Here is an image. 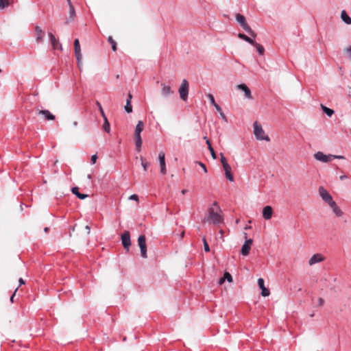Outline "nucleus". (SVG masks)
<instances>
[{
	"mask_svg": "<svg viewBox=\"0 0 351 351\" xmlns=\"http://www.w3.org/2000/svg\"><path fill=\"white\" fill-rule=\"evenodd\" d=\"M158 160L160 167V173L163 175L166 174V164H165V154L163 152H160L158 154Z\"/></svg>",
	"mask_w": 351,
	"mask_h": 351,
	"instance_id": "1a4fd4ad",
	"label": "nucleus"
},
{
	"mask_svg": "<svg viewBox=\"0 0 351 351\" xmlns=\"http://www.w3.org/2000/svg\"><path fill=\"white\" fill-rule=\"evenodd\" d=\"M138 244L141 250V256L144 258H147V245L146 238L145 235H140L138 238Z\"/></svg>",
	"mask_w": 351,
	"mask_h": 351,
	"instance_id": "423d86ee",
	"label": "nucleus"
},
{
	"mask_svg": "<svg viewBox=\"0 0 351 351\" xmlns=\"http://www.w3.org/2000/svg\"><path fill=\"white\" fill-rule=\"evenodd\" d=\"M252 242H253V241L252 239H248L245 240L244 244H247V245L251 247Z\"/></svg>",
	"mask_w": 351,
	"mask_h": 351,
	"instance_id": "49530a36",
	"label": "nucleus"
},
{
	"mask_svg": "<svg viewBox=\"0 0 351 351\" xmlns=\"http://www.w3.org/2000/svg\"><path fill=\"white\" fill-rule=\"evenodd\" d=\"M206 144L208 145V149H209V151H210V154H211V156H212V158H213V159H216V158H217V155H216V154H215V152L214 149L212 147L211 144H210V141H209V140H207Z\"/></svg>",
	"mask_w": 351,
	"mask_h": 351,
	"instance_id": "cd10ccee",
	"label": "nucleus"
},
{
	"mask_svg": "<svg viewBox=\"0 0 351 351\" xmlns=\"http://www.w3.org/2000/svg\"><path fill=\"white\" fill-rule=\"evenodd\" d=\"M197 163L202 167L204 173H207L206 167L204 163H202V162H197Z\"/></svg>",
	"mask_w": 351,
	"mask_h": 351,
	"instance_id": "37998d69",
	"label": "nucleus"
},
{
	"mask_svg": "<svg viewBox=\"0 0 351 351\" xmlns=\"http://www.w3.org/2000/svg\"><path fill=\"white\" fill-rule=\"evenodd\" d=\"M322 108L324 112L328 117H331L334 114V110L322 105Z\"/></svg>",
	"mask_w": 351,
	"mask_h": 351,
	"instance_id": "bb28decb",
	"label": "nucleus"
},
{
	"mask_svg": "<svg viewBox=\"0 0 351 351\" xmlns=\"http://www.w3.org/2000/svg\"><path fill=\"white\" fill-rule=\"evenodd\" d=\"M97 156L96 154H94L91 156L90 161L92 164H95L97 161Z\"/></svg>",
	"mask_w": 351,
	"mask_h": 351,
	"instance_id": "c03bdc74",
	"label": "nucleus"
},
{
	"mask_svg": "<svg viewBox=\"0 0 351 351\" xmlns=\"http://www.w3.org/2000/svg\"><path fill=\"white\" fill-rule=\"evenodd\" d=\"M184 232H182L181 233V238H183V237H184Z\"/></svg>",
	"mask_w": 351,
	"mask_h": 351,
	"instance_id": "774afa93",
	"label": "nucleus"
},
{
	"mask_svg": "<svg viewBox=\"0 0 351 351\" xmlns=\"http://www.w3.org/2000/svg\"><path fill=\"white\" fill-rule=\"evenodd\" d=\"M207 97L208 98V99L212 105H214L215 104H216L215 98L212 94H210V93L208 94Z\"/></svg>",
	"mask_w": 351,
	"mask_h": 351,
	"instance_id": "4c0bfd02",
	"label": "nucleus"
},
{
	"mask_svg": "<svg viewBox=\"0 0 351 351\" xmlns=\"http://www.w3.org/2000/svg\"><path fill=\"white\" fill-rule=\"evenodd\" d=\"M45 232H48L49 231V228L46 227L45 229H44Z\"/></svg>",
	"mask_w": 351,
	"mask_h": 351,
	"instance_id": "0e129e2a",
	"label": "nucleus"
},
{
	"mask_svg": "<svg viewBox=\"0 0 351 351\" xmlns=\"http://www.w3.org/2000/svg\"><path fill=\"white\" fill-rule=\"evenodd\" d=\"M135 147L137 152H141L142 146V138L141 134H134Z\"/></svg>",
	"mask_w": 351,
	"mask_h": 351,
	"instance_id": "6ab92c4d",
	"label": "nucleus"
},
{
	"mask_svg": "<svg viewBox=\"0 0 351 351\" xmlns=\"http://www.w3.org/2000/svg\"><path fill=\"white\" fill-rule=\"evenodd\" d=\"M223 169L225 171V173L231 171V167H230V166L229 165L228 163L224 164L223 165Z\"/></svg>",
	"mask_w": 351,
	"mask_h": 351,
	"instance_id": "58836bf2",
	"label": "nucleus"
},
{
	"mask_svg": "<svg viewBox=\"0 0 351 351\" xmlns=\"http://www.w3.org/2000/svg\"><path fill=\"white\" fill-rule=\"evenodd\" d=\"M223 278H225V280H226L229 282H231L232 281V277L231 274L228 272H225Z\"/></svg>",
	"mask_w": 351,
	"mask_h": 351,
	"instance_id": "f704fd0d",
	"label": "nucleus"
},
{
	"mask_svg": "<svg viewBox=\"0 0 351 351\" xmlns=\"http://www.w3.org/2000/svg\"><path fill=\"white\" fill-rule=\"evenodd\" d=\"M254 134L256 139L259 141H270L269 137L267 134H265V131L262 128V125L258 121H255L254 123Z\"/></svg>",
	"mask_w": 351,
	"mask_h": 351,
	"instance_id": "7ed1b4c3",
	"label": "nucleus"
},
{
	"mask_svg": "<svg viewBox=\"0 0 351 351\" xmlns=\"http://www.w3.org/2000/svg\"><path fill=\"white\" fill-rule=\"evenodd\" d=\"M74 52H75V58H76V60L77 62V64L79 66H80V64L82 63V53H81V48H80V41H79L78 38H76L74 40Z\"/></svg>",
	"mask_w": 351,
	"mask_h": 351,
	"instance_id": "0eeeda50",
	"label": "nucleus"
},
{
	"mask_svg": "<svg viewBox=\"0 0 351 351\" xmlns=\"http://www.w3.org/2000/svg\"><path fill=\"white\" fill-rule=\"evenodd\" d=\"M77 125H78V123H77V121H73V125L74 127L77 126Z\"/></svg>",
	"mask_w": 351,
	"mask_h": 351,
	"instance_id": "bf43d9fd",
	"label": "nucleus"
},
{
	"mask_svg": "<svg viewBox=\"0 0 351 351\" xmlns=\"http://www.w3.org/2000/svg\"><path fill=\"white\" fill-rule=\"evenodd\" d=\"M215 108L219 112H221L222 110H221V108L216 103L214 105H213Z\"/></svg>",
	"mask_w": 351,
	"mask_h": 351,
	"instance_id": "de8ad7c7",
	"label": "nucleus"
},
{
	"mask_svg": "<svg viewBox=\"0 0 351 351\" xmlns=\"http://www.w3.org/2000/svg\"><path fill=\"white\" fill-rule=\"evenodd\" d=\"M121 243L125 250L129 251L131 245L130 236L128 231H125L121 235Z\"/></svg>",
	"mask_w": 351,
	"mask_h": 351,
	"instance_id": "6e6552de",
	"label": "nucleus"
},
{
	"mask_svg": "<svg viewBox=\"0 0 351 351\" xmlns=\"http://www.w3.org/2000/svg\"><path fill=\"white\" fill-rule=\"evenodd\" d=\"M324 303V300L323 298H317V305L319 306H322Z\"/></svg>",
	"mask_w": 351,
	"mask_h": 351,
	"instance_id": "ea45409f",
	"label": "nucleus"
},
{
	"mask_svg": "<svg viewBox=\"0 0 351 351\" xmlns=\"http://www.w3.org/2000/svg\"><path fill=\"white\" fill-rule=\"evenodd\" d=\"M319 193L323 200H324L326 203H329L331 202V200H332V197L330 194L323 186H320L319 188Z\"/></svg>",
	"mask_w": 351,
	"mask_h": 351,
	"instance_id": "9b49d317",
	"label": "nucleus"
},
{
	"mask_svg": "<svg viewBox=\"0 0 351 351\" xmlns=\"http://www.w3.org/2000/svg\"><path fill=\"white\" fill-rule=\"evenodd\" d=\"M69 5H73L71 0H66Z\"/></svg>",
	"mask_w": 351,
	"mask_h": 351,
	"instance_id": "e2e57ef3",
	"label": "nucleus"
},
{
	"mask_svg": "<svg viewBox=\"0 0 351 351\" xmlns=\"http://www.w3.org/2000/svg\"><path fill=\"white\" fill-rule=\"evenodd\" d=\"M108 40L112 45V51H115L117 50V43L113 40V38L111 36H109Z\"/></svg>",
	"mask_w": 351,
	"mask_h": 351,
	"instance_id": "2f4dec72",
	"label": "nucleus"
},
{
	"mask_svg": "<svg viewBox=\"0 0 351 351\" xmlns=\"http://www.w3.org/2000/svg\"><path fill=\"white\" fill-rule=\"evenodd\" d=\"M102 128L106 132L109 133L110 132V125L108 121L107 117H105L104 119V122L102 125Z\"/></svg>",
	"mask_w": 351,
	"mask_h": 351,
	"instance_id": "a878e982",
	"label": "nucleus"
},
{
	"mask_svg": "<svg viewBox=\"0 0 351 351\" xmlns=\"http://www.w3.org/2000/svg\"><path fill=\"white\" fill-rule=\"evenodd\" d=\"M203 243H204V249L206 252H209L210 251V247H209V245L206 240V238L205 237H203Z\"/></svg>",
	"mask_w": 351,
	"mask_h": 351,
	"instance_id": "c9c22d12",
	"label": "nucleus"
},
{
	"mask_svg": "<svg viewBox=\"0 0 351 351\" xmlns=\"http://www.w3.org/2000/svg\"><path fill=\"white\" fill-rule=\"evenodd\" d=\"M220 160H221V162L222 163V165H223L226 163H228L227 161H226V159L224 157V156L223 155V154H221V158H220Z\"/></svg>",
	"mask_w": 351,
	"mask_h": 351,
	"instance_id": "a18cd8bd",
	"label": "nucleus"
},
{
	"mask_svg": "<svg viewBox=\"0 0 351 351\" xmlns=\"http://www.w3.org/2000/svg\"><path fill=\"white\" fill-rule=\"evenodd\" d=\"M71 191L73 194H75L79 199H85L86 197H88L87 195L86 194H82V193H80L79 192V189L78 187L75 186V187H73L72 189H71Z\"/></svg>",
	"mask_w": 351,
	"mask_h": 351,
	"instance_id": "412c9836",
	"label": "nucleus"
},
{
	"mask_svg": "<svg viewBox=\"0 0 351 351\" xmlns=\"http://www.w3.org/2000/svg\"><path fill=\"white\" fill-rule=\"evenodd\" d=\"M132 98V95H131V93H129L126 101H130L131 102Z\"/></svg>",
	"mask_w": 351,
	"mask_h": 351,
	"instance_id": "864d4df0",
	"label": "nucleus"
},
{
	"mask_svg": "<svg viewBox=\"0 0 351 351\" xmlns=\"http://www.w3.org/2000/svg\"><path fill=\"white\" fill-rule=\"evenodd\" d=\"M144 129V123L142 121H138L135 128L134 134H141Z\"/></svg>",
	"mask_w": 351,
	"mask_h": 351,
	"instance_id": "5701e85b",
	"label": "nucleus"
},
{
	"mask_svg": "<svg viewBox=\"0 0 351 351\" xmlns=\"http://www.w3.org/2000/svg\"><path fill=\"white\" fill-rule=\"evenodd\" d=\"M97 106L99 107V110H101V108H102V107H101V104H100V103H99V102H98V101H97Z\"/></svg>",
	"mask_w": 351,
	"mask_h": 351,
	"instance_id": "052dcab7",
	"label": "nucleus"
},
{
	"mask_svg": "<svg viewBox=\"0 0 351 351\" xmlns=\"http://www.w3.org/2000/svg\"><path fill=\"white\" fill-rule=\"evenodd\" d=\"M219 113H220V115H221L222 119H226V115L224 114V113L222 111L221 112H219Z\"/></svg>",
	"mask_w": 351,
	"mask_h": 351,
	"instance_id": "5fc2aeb1",
	"label": "nucleus"
},
{
	"mask_svg": "<svg viewBox=\"0 0 351 351\" xmlns=\"http://www.w3.org/2000/svg\"><path fill=\"white\" fill-rule=\"evenodd\" d=\"M129 199L134 200V201L138 202V196L136 194H133L129 197Z\"/></svg>",
	"mask_w": 351,
	"mask_h": 351,
	"instance_id": "a19ab883",
	"label": "nucleus"
},
{
	"mask_svg": "<svg viewBox=\"0 0 351 351\" xmlns=\"http://www.w3.org/2000/svg\"><path fill=\"white\" fill-rule=\"evenodd\" d=\"M328 204L330 206V207L333 210L334 208L338 206L336 204V202L335 201L331 200V202H330L329 203H328Z\"/></svg>",
	"mask_w": 351,
	"mask_h": 351,
	"instance_id": "79ce46f5",
	"label": "nucleus"
},
{
	"mask_svg": "<svg viewBox=\"0 0 351 351\" xmlns=\"http://www.w3.org/2000/svg\"><path fill=\"white\" fill-rule=\"evenodd\" d=\"M161 86H162L161 93H162V96L168 97V96L173 94L174 92H173V90H171V86L166 85L165 84H162Z\"/></svg>",
	"mask_w": 351,
	"mask_h": 351,
	"instance_id": "a211bd4d",
	"label": "nucleus"
},
{
	"mask_svg": "<svg viewBox=\"0 0 351 351\" xmlns=\"http://www.w3.org/2000/svg\"><path fill=\"white\" fill-rule=\"evenodd\" d=\"M252 45H254L256 48V50H257L258 53L261 56L264 54L265 49H264V47L262 45H261L260 44L256 43L255 41H254V43L252 44Z\"/></svg>",
	"mask_w": 351,
	"mask_h": 351,
	"instance_id": "393cba45",
	"label": "nucleus"
},
{
	"mask_svg": "<svg viewBox=\"0 0 351 351\" xmlns=\"http://www.w3.org/2000/svg\"><path fill=\"white\" fill-rule=\"evenodd\" d=\"M51 44L54 49L62 50V47L59 40L55 37L52 33L48 34Z\"/></svg>",
	"mask_w": 351,
	"mask_h": 351,
	"instance_id": "9d476101",
	"label": "nucleus"
},
{
	"mask_svg": "<svg viewBox=\"0 0 351 351\" xmlns=\"http://www.w3.org/2000/svg\"><path fill=\"white\" fill-rule=\"evenodd\" d=\"M345 178H346V176H341L340 177V179H341V180H343V179H344Z\"/></svg>",
	"mask_w": 351,
	"mask_h": 351,
	"instance_id": "338daca9",
	"label": "nucleus"
},
{
	"mask_svg": "<svg viewBox=\"0 0 351 351\" xmlns=\"http://www.w3.org/2000/svg\"><path fill=\"white\" fill-rule=\"evenodd\" d=\"M314 158L320 162H328L331 161L332 159H344V156H338V155H332V154H328L326 155L322 152H317L314 154Z\"/></svg>",
	"mask_w": 351,
	"mask_h": 351,
	"instance_id": "20e7f679",
	"label": "nucleus"
},
{
	"mask_svg": "<svg viewBox=\"0 0 351 351\" xmlns=\"http://www.w3.org/2000/svg\"><path fill=\"white\" fill-rule=\"evenodd\" d=\"M38 114H41L44 117V119L47 121H53L55 119V116L52 114L48 110H39L38 111Z\"/></svg>",
	"mask_w": 351,
	"mask_h": 351,
	"instance_id": "dca6fc26",
	"label": "nucleus"
},
{
	"mask_svg": "<svg viewBox=\"0 0 351 351\" xmlns=\"http://www.w3.org/2000/svg\"><path fill=\"white\" fill-rule=\"evenodd\" d=\"M204 222L213 223L215 225H218L223 222L222 210L217 202H215L212 206L208 209L207 216L204 218Z\"/></svg>",
	"mask_w": 351,
	"mask_h": 351,
	"instance_id": "f257e3e1",
	"label": "nucleus"
},
{
	"mask_svg": "<svg viewBox=\"0 0 351 351\" xmlns=\"http://www.w3.org/2000/svg\"><path fill=\"white\" fill-rule=\"evenodd\" d=\"M238 37L246 42H247L248 43L250 44H254V38H252L247 36H246L245 34H243V33H239L238 34Z\"/></svg>",
	"mask_w": 351,
	"mask_h": 351,
	"instance_id": "4be33fe9",
	"label": "nucleus"
},
{
	"mask_svg": "<svg viewBox=\"0 0 351 351\" xmlns=\"http://www.w3.org/2000/svg\"><path fill=\"white\" fill-rule=\"evenodd\" d=\"M35 38L36 40L38 43H42L44 41L45 32L39 26L35 27Z\"/></svg>",
	"mask_w": 351,
	"mask_h": 351,
	"instance_id": "f8f14e48",
	"label": "nucleus"
},
{
	"mask_svg": "<svg viewBox=\"0 0 351 351\" xmlns=\"http://www.w3.org/2000/svg\"><path fill=\"white\" fill-rule=\"evenodd\" d=\"M225 173H226V177L227 178L228 180H229L230 182L234 181V178H233L232 174L231 173V171L226 172Z\"/></svg>",
	"mask_w": 351,
	"mask_h": 351,
	"instance_id": "e433bc0d",
	"label": "nucleus"
},
{
	"mask_svg": "<svg viewBox=\"0 0 351 351\" xmlns=\"http://www.w3.org/2000/svg\"><path fill=\"white\" fill-rule=\"evenodd\" d=\"M125 110L128 113H130L132 112V106L131 102L130 101H126V104L125 106Z\"/></svg>",
	"mask_w": 351,
	"mask_h": 351,
	"instance_id": "7c9ffc66",
	"label": "nucleus"
},
{
	"mask_svg": "<svg viewBox=\"0 0 351 351\" xmlns=\"http://www.w3.org/2000/svg\"><path fill=\"white\" fill-rule=\"evenodd\" d=\"M19 286L22 285H24L25 284V281L23 278H19Z\"/></svg>",
	"mask_w": 351,
	"mask_h": 351,
	"instance_id": "3c124183",
	"label": "nucleus"
},
{
	"mask_svg": "<svg viewBox=\"0 0 351 351\" xmlns=\"http://www.w3.org/2000/svg\"><path fill=\"white\" fill-rule=\"evenodd\" d=\"M70 20L72 21L75 16V8L73 5H69Z\"/></svg>",
	"mask_w": 351,
	"mask_h": 351,
	"instance_id": "c85d7f7f",
	"label": "nucleus"
},
{
	"mask_svg": "<svg viewBox=\"0 0 351 351\" xmlns=\"http://www.w3.org/2000/svg\"><path fill=\"white\" fill-rule=\"evenodd\" d=\"M236 21L240 25V26L248 33L252 38L256 37V34L252 29L249 25L246 22L245 16L241 14H237L235 16Z\"/></svg>",
	"mask_w": 351,
	"mask_h": 351,
	"instance_id": "f03ea898",
	"label": "nucleus"
},
{
	"mask_svg": "<svg viewBox=\"0 0 351 351\" xmlns=\"http://www.w3.org/2000/svg\"><path fill=\"white\" fill-rule=\"evenodd\" d=\"M258 285L261 289V295L264 297L268 296L270 294L269 290L267 289L264 285V280L263 278L258 279Z\"/></svg>",
	"mask_w": 351,
	"mask_h": 351,
	"instance_id": "4468645a",
	"label": "nucleus"
},
{
	"mask_svg": "<svg viewBox=\"0 0 351 351\" xmlns=\"http://www.w3.org/2000/svg\"><path fill=\"white\" fill-rule=\"evenodd\" d=\"M332 211L334 214L337 217H341L343 215V212L339 206L334 208Z\"/></svg>",
	"mask_w": 351,
	"mask_h": 351,
	"instance_id": "c756f323",
	"label": "nucleus"
},
{
	"mask_svg": "<svg viewBox=\"0 0 351 351\" xmlns=\"http://www.w3.org/2000/svg\"><path fill=\"white\" fill-rule=\"evenodd\" d=\"M97 106L99 107V110H101V108H102V107H101V104H100V103H99V102H98V101H97Z\"/></svg>",
	"mask_w": 351,
	"mask_h": 351,
	"instance_id": "680f3d73",
	"label": "nucleus"
},
{
	"mask_svg": "<svg viewBox=\"0 0 351 351\" xmlns=\"http://www.w3.org/2000/svg\"><path fill=\"white\" fill-rule=\"evenodd\" d=\"M85 228L88 230L87 233L90 234V227L89 226H86Z\"/></svg>",
	"mask_w": 351,
	"mask_h": 351,
	"instance_id": "6e6d98bb",
	"label": "nucleus"
},
{
	"mask_svg": "<svg viewBox=\"0 0 351 351\" xmlns=\"http://www.w3.org/2000/svg\"><path fill=\"white\" fill-rule=\"evenodd\" d=\"M273 215V209L270 206H266L263 209V217L265 220H269Z\"/></svg>",
	"mask_w": 351,
	"mask_h": 351,
	"instance_id": "2eb2a0df",
	"label": "nucleus"
},
{
	"mask_svg": "<svg viewBox=\"0 0 351 351\" xmlns=\"http://www.w3.org/2000/svg\"><path fill=\"white\" fill-rule=\"evenodd\" d=\"M250 249V246L247 245V244H243L241 250V254L243 256H247L249 254Z\"/></svg>",
	"mask_w": 351,
	"mask_h": 351,
	"instance_id": "b1692460",
	"label": "nucleus"
},
{
	"mask_svg": "<svg viewBox=\"0 0 351 351\" xmlns=\"http://www.w3.org/2000/svg\"><path fill=\"white\" fill-rule=\"evenodd\" d=\"M187 192H188V191L186 189H182L181 191V193L182 195H185Z\"/></svg>",
	"mask_w": 351,
	"mask_h": 351,
	"instance_id": "13d9d810",
	"label": "nucleus"
},
{
	"mask_svg": "<svg viewBox=\"0 0 351 351\" xmlns=\"http://www.w3.org/2000/svg\"><path fill=\"white\" fill-rule=\"evenodd\" d=\"M189 84L186 80H183L178 89L180 99L184 101H186L189 95Z\"/></svg>",
	"mask_w": 351,
	"mask_h": 351,
	"instance_id": "39448f33",
	"label": "nucleus"
},
{
	"mask_svg": "<svg viewBox=\"0 0 351 351\" xmlns=\"http://www.w3.org/2000/svg\"><path fill=\"white\" fill-rule=\"evenodd\" d=\"M17 290H18V288H16L15 289L14 292L13 293V294L10 297V302H12V303L14 302V298L15 296V294H16V292L17 291Z\"/></svg>",
	"mask_w": 351,
	"mask_h": 351,
	"instance_id": "09e8293b",
	"label": "nucleus"
},
{
	"mask_svg": "<svg viewBox=\"0 0 351 351\" xmlns=\"http://www.w3.org/2000/svg\"><path fill=\"white\" fill-rule=\"evenodd\" d=\"M341 19L346 24H351V18L348 15L347 12L345 10L341 11Z\"/></svg>",
	"mask_w": 351,
	"mask_h": 351,
	"instance_id": "aec40b11",
	"label": "nucleus"
},
{
	"mask_svg": "<svg viewBox=\"0 0 351 351\" xmlns=\"http://www.w3.org/2000/svg\"><path fill=\"white\" fill-rule=\"evenodd\" d=\"M224 281H225V278H223H223H221L219 280V282H219V285H222V284L224 282Z\"/></svg>",
	"mask_w": 351,
	"mask_h": 351,
	"instance_id": "603ef678",
	"label": "nucleus"
},
{
	"mask_svg": "<svg viewBox=\"0 0 351 351\" xmlns=\"http://www.w3.org/2000/svg\"><path fill=\"white\" fill-rule=\"evenodd\" d=\"M346 52L349 54L350 57L351 58V46H350L349 47H348L346 49Z\"/></svg>",
	"mask_w": 351,
	"mask_h": 351,
	"instance_id": "8fccbe9b",
	"label": "nucleus"
},
{
	"mask_svg": "<svg viewBox=\"0 0 351 351\" xmlns=\"http://www.w3.org/2000/svg\"><path fill=\"white\" fill-rule=\"evenodd\" d=\"M88 178L89 180H90V179L92 178V175H91V174H88Z\"/></svg>",
	"mask_w": 351,
	"mask_h": 351,
	"instance_id": "69168bd1",
	"label": "nucleus"
},
{
	"mask_svg": "<svg viewBox=\"0 0 351 351\" xmlns=\"http://www.w3.org/2000/svg\"><path fill=\"white\" fill-rule=\"evenodd\" d=\"M141 165L143 167L145 171L147 170V167H149V163L145 162L143 157H141Z\"/></svg>",
	"mask_w": 351,
	"mask_h": 351,
	"instance_id": "72a5a7b5",
	"label": "nucleus"
},
{
	"mask_svg": "<svg viewBox=\"0 0 351 351\" xmlns=\"http://www.w3.org/2000/svg\"><path fill=\"white\" fill-rule=\"evenodd\" d=\"M9 5L8 0H0V9H4Z\"/></svg>",
	"mask_w": 351,
	"mask_h": 351,
	"instance_id": "473e14b6",
	"label": "nucleus"
},
{
	"mask_svg": "<svg viewBox=\"0 0 351 351\" xmlns=\"http://www.w3.org/2000/svg\"><path fill=\"white\" fill-rule=\"evenodd\" d=\"M237 88L243 91L245 98L252 99V96L250 89L245 84H239L237 86Z\"/></svg>",
	"mask_w": 351,
	"mask_h": 351,
	"instance_id": "ddd939ff",
	"label": "nucleus"
},
{
	"mask_svg": "<svg viewBox=\"0 0 351 351\" xmlns=\"http://www.w3.org/2000/svg\"><path fill=\"white\" fill-rule=\"evenodd\" d=\"M100 112H101V115H102V117H104V119H105V117H106V115H105V114H104V110H103V108H101Z\"/></svg>",
	"mask_w": 351,
	"mask_h": 351,
	"instance_id": "4d7b16f0",
	"label": "nucleus"
},
{
	"mask_svg": "<svg viewBox=\"0 0 351 351\" xmlns=\"http://www.w3.org/2000/svg\"><path fill=\"white\" fill-rule=\"evenodd\" d=\"M324 261V257L320 254H315L308 261L309 265H313L314 264L320 263Z\"/></svg>",
	"mask_w": 351,
	"mask_h": 351,
	"instance_id": "f3484780",
	"label": "nucleus"
}]
</instances>
